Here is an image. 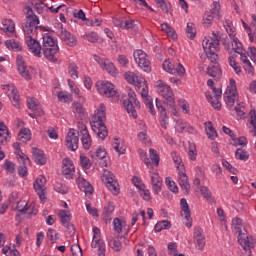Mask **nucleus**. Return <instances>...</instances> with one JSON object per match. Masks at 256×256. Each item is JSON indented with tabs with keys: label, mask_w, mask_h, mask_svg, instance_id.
I'll return each instance as SVG.
<instances>
[{
	"label": "nucleus",
	"mask_w": 256,
	"mask_h": 256,
	"mask_svg": "<svg viewBox=\"0 0 256 256\" xmlns=\"http://www.w3.org/2000/svg\"><path fill=\"white\" fill-rule=\"evenodd\" d=\"M97 91L102 95V97H107L108 99H113V97H119V92L115 88V85L107 81H98L96 83Z\"/></svg>",
	"instance_id": "1a4fd4ad"
},
{
	"label": "nucleus",
	"mask_w": 256,
	"mask_h": 256,
	"mask_svg": "<svg viewBox=\"0 0 256 256\" xmlns=\"http://www.w3.org/2000/svg\"><path fill=\"white\" fill-rule=\"evenodd\" d=\"M213 37L205 38L202 42V47L211 63H217V59H219V56L217 55V51H219V38L217 37V34L212 33Z\"/></svg>",
	"instance_id": "39448f33"
},
{
	"label": "nucleus",
	"mask_w": 256,
	"mask_h": 256,
	"mask_svg": "<svg viewBox=\"0 0 256 256\" xmlns=\"http://www.w3.org/2000/svg\"><path fill=\"white\" fill-rule=\"evenodd\" d=\"M232 47H233L232 50H233L235 53H237L238 55H239L240 53H243V48H241V47H242V44H241V42H239V39L233 38Z\"/></svg>",
	"instance_id": "3c124183"
},
{
	"label": "nucleus",
	"mask_w": 256,
	"mask_h": 256,
	"mask_svg": "<svg viewBox=\"0 0 256 256\" xmlns=\"http://www.w3.org/2000/svg\"><path fill=\"white\" fill-rule=\"evenodd\" d=\"M80 165L83 169H91V160L87 156H80Z\"/></svg>",
	"instance_id": "6e6d98bb"
},
{
	"label": "nucleus",
	"mask_w": 256,
	"mask_h": 256,
	"mask_svg": "<svg viewBox=\"0 0 256 256\" xmlns=\"http://www.w3.org/2000/svg\"><path fill=\"white\" fill-rule=\"evenodd\" d=\"M156 107L160 112V125L161 127H163V129H167V126L169 125V118L167 117V113L171 111L172 115H177V109H175V100L173 107H171L163 105V103H161V100H159V98H156Z\"/></svg>",
	"instance_id": "6e6552de"
},
{
	"label": "nucleus",
	"mask_w": 256,
	"mask_h": 256,
	"mask_svg": "<svg viewBox=\"0 0 256 256\" xmlns=\"http://www.w3.org/2000/svg\"><path fill=\"white\" fill-rule=\"evenodd\" d=\"M60 39L68 45V47H75L77 45V38L66 29L61 28Z\"/></svg>",
	"instance_id": "aec40b11"
},
{
	"label": "nucleus",
	"mask_w": 256,
	"mask_h": 256,
	"mask_svg": "<svg viewBox=\"0 0 256 256\" xmlns=\"http://www.w3.org/2000/svg\"><path fill=\"white\" fill-rule=\"evenodd\" d=\"M200 192L203 195L204 199H211L213 197V194L211 193V190H209L206 186H201L200 187Z\"/></svg>",
	"instance_id": "680f3d73"
},
{
	"label": "nucleus",
	"mask_w": 256,
	"mask_h": 256,
	"mask_svg": "<svg viewBox=\"0 0 256 256\" xmlns=\"http://www.w3.org/2000/svg\"><path fill=\"white\" fill-rule=\"evenodd\" d=\"M229 63L230 66H232V68L234 69L235 73L239 75L241 73V68L237 65V61H235V54L229 57Z\"/></svg>",
	"instance_id": "5fc2aeb1"
},
{
	"label": "nucleus",
	"mask_w": 256,
	"mask_h": 256,
	"mask_svg": "<svg viewBox=\"0 0 256 256\" xmlns=\"http://www.w3.org/2000/svg\"><path fill=\"white\" fill-rule=\"evenodd\" d=\"M109 247L113 249V251H121L122 249V244L119 238H114L109 241Z\"/></svg>",
	"instance_id": "c03bdc74"
},
{
	"label": "nucleus",
	"mask_w": 256,
	"mask_h": 256,
	"mask_svg": "<svg viewBox=\"0 0 256 256\" xmlns=\"http://www.w3.org/2000/svg\"><path fill=\"white\" fill-rule=\"evenodd\" d=\"M26 21L22 25L23 32L25 35H35L37 29L43 31V27L39 26V17L33 13L31 7H26Z\"/></svg>",
	"instance_id": "20e7f679"
},
{
	"label": "nucleus",
	"mask_w": 256,
	"mask_h": 256,
	"mask_svg": "<svg viewBox=\"0 0 256 256\" xmlns=\"http://www.w3.org/2000/svg\"><path fill=\"white\" fill-rule=\"evenodd\" d=\"M0 137L3 141H7V138L9 137V129L7 128V125H5V122H0Z\"/></svg>",
	"instance_id": "37998d69"
},
{
	"label": "nucleus",
	"mask_w": 256,
	"mask_h": 256,
	"mask_svg": "<svg viewBox=\"0 0 256 256\" xmlns=\"http://www.w3.org/2000/svg\"><path fill=\"white\" fill-rule=\"evenodd\" d=\"M92 159H96L98 161H101L107 157V151L103 148H98L95 152V154L91 155Z\"/></svg>",
	"instance_id": "a19ab883"
},
{
	"label": "nucleus",
	"mask_w": 256,
	"mask_h": 256,
	"mask_svg": "<svg viewBox=\"0 0 256 256\" xmlns=\"http://www.w3.org/2000/svg\"><path fill=\"white\" fill-rule=\"evenodd\" d=\"M54 189H55V191H57V193H61V195H67V193H69V188H67V186H65L64 184H61L59 182H57L54 185Z\"/></svg>",
	"instance_id": "de8ad7c7"
},
{
	"label": "nucleus",
	"mask_w": 256,
	"mask_h": 256,
	"mask_svg": "<svg viewBox=\"0 0 256 256\" xmlns=\"http://www.w3.org/2000/svg\"><path fill=\"white\" fill-rule=\"evenodd\" d=\"M81 141L83 148L86 150L91 149V135L89 134V130H87V126L84 124H81V130H80Z\"/></svg>",
	"instance_id": "393cba45"
},
{
	"label": "nucleus",
	"mask_w": 256,
	"mask_h": 256,
	"mask_svg": "<svg viewBox=\"0 0 256 256\" xmlns=\"http://www.w3.org/2000/svg\"><path fill=\"white\" fill-rule=\"evenodd\" d=\"M3 89H8V97L10 99V101H12L14 107H19V102H20V96H19V92L17 91V89H15V86H11V85H6L3 87Z\"/></svg>",
	"instance_id": "b1692460"
},
{
	"label": "nucleus",
	"mask_w": 256,
	"mask_h": 256,
	"mask_svg": "<svg viewBox=\"0 0 256 256\" xmlns=\"http://www.w3.org/2000/svg\"><path fill=\"white\" fill-rule=\"evenodd\" d=\"M115 211V206L111 204V202L108 203L107 206L104 207V212L102 214L103 219L106 221H111V214Z\"/></svg>",
	"instance_id": "473e14b6"
},
{
	"label": "nucleus",
	"mask_w": 256,
	"mask_h": 256,
	"mask_svg": "<svg viewBox=\"0 0 256 256\" xmlns=\"http://www.w3.org/2000/svg\"><path fill=\"white\" fill-rule=\"evenodd\" d=\"M42 52L48 61L57 63L55 55L59 52V45H57V40L49 33L43 35Z\"/></svg>",
	"instance_id": "7ed1b4c3"
},
{
	"label": "nucleus",
	"mask_w": 256,
	"mask_h": 256,
	"mask_svg": "<svg viewBox=\"0 0 256 256\" xmlns=\"http://www.w3.org/2000/svg\"><path fill=\"white\" fill-rule=\"evenodd\" d=\"M157 89L159 95L163 97V104L166 107H173L175 97L173 94V90L171 89V86L167 85L165 82L159 80L157 82Z\"/></svg>",
	"instance_id": "0eeeda50"
},
{
	"label": "nucleus",
	"mask_w": 256,
	"mask_h": 256,
	"mask_svg": "<svg viewBox=\"0 0 256 256\" xmlns=\"http://www.w3.org/2000/svg\"><path fill=\"white\" fill-rule=\"evenodd\" d=\"M113 225H114V231H116V233H121L123 229H127L126 233H129V226H123V223H121V219L115 218L113 220Z\"/></svg>",
	"instance_id": "4c0bfd02"
},
{
	"label": "nucleus",
	"mask_w": 256,
	"mask_h": 256,
	"mask_svg": "<svg viewBox=\"0 0 256 256\" xmlns=\"http://www.w3.org/2000/svg\"><path fill=\"white\" fill-rule=\"evenodd\" d=\"M47 238L49 241H51V243H56V241L59 239V233H57L56 230L50 228L47 232Z\"/></svg>",
	"instance_id": "8fccbe9b"
},
{
	"label": "nucleus",
	"mask_w": 256,
	"mask_h": 256,
	"mask_svg": "<svg viewBox=\"0 0 256 256\" xmlns=\"http://www.w3.org/2000/svg\"><path fill=\"white\" fill-rule=\"evenodd\" d=\"M248 57H250L251 61L256 64V48L250 47L248 52Z\"/></svg>",
	"instance_id": "774afa93"
},
{
	"label": "nucleus",
	"mask_w": 256,
	"mask_h": 256,
	"mask_svg": "<svg viewBox=\"0 0 256 256\" xmlns=\"http://www.w3.org/2000/svg\"><path fill=\"white\" fill-rule=\"evenodd\" d=\"M62 173L65 175L66 179H73L75 175V166L73 165V161L69 158H64L62 160Z\"/></svg>",
	"instance_id": "a211bd4d"
},
{
	"label": "nucleus",
	"mask_w": 256,
	"mask_h": 256,
	"mask_svg": "<svg viewBox=\"0 0 256 256\" xmlns=\"http://www.w3.org/2000/svg\"><path fill=\"white\" fill-rule=\"evenodd\" d=\"M26 211L22 212L25 215H35L37 213V210L35 209L34 205H28L26 204Z\"/></svg>",
	"instance_id": "338daca9"
},
{
	"label": "nucleus",
	"mask_w": 256,
	"mask_h": 256,
	"mask_svg": "<svg viewBox=\"0 0 256 256\" xmlns=\"http://www.w3.org/2000/svg\"><path fill=\"white\" fill-rule=\"evenodd\" d=\"M102 69L107 70L110 75H117V68H115V64L109 60H104Z\"/></svg>",
	"instance_id": "c9c22d12"
},
{
	"label": "nucleus",
	"mask_w": 256,
	"mask_h": 256,
	"mask_svg": "<svg viewBox=\"0 0 256 256\" xmlns=\"http://www.w3.org/2000/svg\"><path fill=\"white\" fill-rule=\"evenodd\" d=\"M26 44L29 51H31L35 57H41L42 48L37 39H33V37L29 36L28 39H26Z\"/></svg>",
	"instance_id": "412c9836"
},
{
	"label": "nucleus",
	"mask_w": 256,
	"mask_h": 256,
	"mask_svg": "<svg viewBox=\"0 0 256 256\" xmlns=\"http://www.w3.org/2000/svg\"><path fill=\"white\" fill-rule=\"evenodd\" d=\"M2 25L3 27L1 29L5 33H13V31H15V22H13L11 19L4 20Z\"/></svg>",
	"instance_id": "72a5a7b5"
},
{
	"label": "nucleus",
	"mask_w": 256,
	"mask_h": 256,
	"mask_svg": "<svg viewBox=\"0 0 256 256\" xmlns=\"http://www.w3.org/2000/svg\"><path fill=\"white\" fill-rule=\"evenodd\" d=\"M233 231L238 233V243L243 247L244 251H251L255 247V239L247 235V230L243 226V220L234 218L232 220Z\"/></svg>",
	"instance_id": "f03ea898"
},
{
	"label": "nucleus",
	"mask_w": 256,
	"mask_h": 256,
	"mask_svg": "<svg viewBox=\"0 0 256 256\" xmlns=\"http://www.w3.org/2000/svg\"><path fill=\"white\" fill-rule=\"evenodd\" d=\"M205 127H206V134L208 136V139L215 141V139H217V131L213 127V122L211 121L206 122Z\"/></svg>",
	"instance_id": "7c9ffc66"
},
{
	"label": "nucleus",
	"mask_w": 256,
	"mask_h": 256,
	"mask_svg": "<svg viewBox=\"0 0 256 256\" xmlns=\"http://www.w3.org/2000/svg\"><path fill=\"white\" fill-rule=\"evenodd\" d=\"M236 99H237V96L235 94H230L228 96H224V100H225V103H226L228 109H233Z\"/></svg>",
	"instance_id": "a18cd8bd"
},
{
	"label": "nucleus",
	"mask_w": 256,
	"mask_h": 256,
	"mask_svg": "<svg viewBox=\"0 0 256 256\" xmlns=\"http://www.w3.org/2000/svg\"><path fill=\"white\" fill-rule=\"evenodd\" d=\"M35 9H36L37 13L39 15H41L43 13V11H45V9L47 10V4H45L43 2H38L35 4Z\"/></svg>",
	"instance_id": "0e129e2a"
},
{
	"label": "nucleus",
	"mask_w": 256,
	"mask_h": 256,
	"mask_svg": "<svg viewBox=\"0 0 256 256\" xmlns=\"http://www.w3.org/2000/svg\"><path fill=\"white\" fill-rule=\"evenodd\" d=\"M73 113L79 121H83L86 117L85 109L83 108V105L79 102L73 103Z\"/></svg>",
	"instance_id": "cd10ccee"
},
{
	"label": "nucleus",
	"mask_w": 256,
	"mask_h": 256,
	"mask_svg": "<svg viewBox=\"0 0 256 256\" xmlns=\"http://www.w3.org/2000/svg\"><path fill=\"white\" fill-rule=\"evenodd\" d=\"M58 99L63 103H71V101H73V96L67 92L60 91L58 93Z\"/></svg>",
	"instance_id": "79ce46f5"
},
{
	"label": "nucleus",
	"mask_w": 256,
	"mask_h": 256,
	"mask_svg": "<svg viewBox=\"0 0 256 256\" xmlns=\"http://www.w3.org/2000/svg\"><path fill=\"white\" fill-rule=\"evenodd\" d=\"M27 105L28 109H30L31 111H37L38 115H43V108L41 107L38 99L28 98Z\"/></svg>",
	"instance_id": "c85d7f7f"
},
{
	"label": "nucleus",
	"mask_w": 256,
	"mask_h": 256,
	"mask_svg": "<svg viewBox=\"0 0 256 256\" xmlns=\"http://www.w3.org/2000/svg\"><path fill=\"white\" fill-rule=\"evenodd\" d=\"M5 46L9 49V51H23V46H21V42L16 41L15 39L6 40Z\"/></svg>",
	"instance_id": "c756f323"
},
{
	"label": "nucleus",
	"mask_w": 256,
	"mask_h": 256,
	"mask_svg": "<svg viewBox=\"0 0 256 256\" xmlns=\"http://www.w3.org/2000/svg\"><path fill=\"white\" fill-rule=\"evenodd\" d=\"M77 183L81 191H84V193H90V195H93V186L91 185V183L85 180V178L78 177Z\"/></svg>",
	"instance_id": "bb28decb"
},
{
	"label": "nucleus",
	"mask_w": 256,
	"mask_h": 256,
	"mask_svg": "<svg viewBox=\"0 0 256 256\" xmlns=\"http://www.w3.org/2000/svg\"><path fill=\"white\" fill-rule=\"evenodd\" d=\"M47 183V178L45 176H38L36 181L34 182V189L37 195L39 196L40 201H44V199H47V196H45V190L47 187H45Z\"/></svg>",
	"instance_id": "2eb2a0df"
},
{
	"label": "nucleus",
	"mask_w": 256,
	"mask_h": 256,
	"mask_svg": "<svg viewBox=\"0 0 256 256\" xmlns=\"http://www.w3.org/2000/svg\"><path fill=\"white\" fill-rule=\"evenodd\" d=\"M166 185L172 193H179V187L175 185V182L171 178H166Z\"/></svg>",
	"instance_id": "864d4df0"
},
{
	"label": "nucleus",
	"mask_w": 256,
	"mask_h": 256,
	"mask_svg": "<svg viewBox=\"0 0 256 256\" xmlns=\"http://www.w3.org/2000/svg\"><path fill=\"white\" fill-rule=\"evenodd\" d=\"M16 64L18 67V72L21 75V77L26 79V81H31L32 76L29 70H27V64L25 63V60H23V56L18 55L16 57Z\"/></svg>",
	"instance_id": "f3484780"
},
{
	"label": "nucleus",
	"mask_w": 256,
	"mask_h": 256,
	"mask_svg": "<svg viewBox=\"0 0 256 256\" xmlns=\"http://www.w3.org/2000/svg\"><path fill=\"white\" fill-rule=\"evenodd\" d=\"M150 177L152 185H163V178L159 176V173H152Z\"/></svg>",
	"instance_id": "603ef678"
},
{
	"label": "nucleus",
	"mask_w": 256,
	"mask_h": 256,
	"mask_svg": "<svg viewBox=\"0 0 256 256\" xmlns=\"http://www.w3.org/2000/svg\"><path fill=\"white\" fill-rule=\"evenodd\" d=\"M124 77L128 83H131L132 85H135L136 87H141V85L147 83L145 81V78L137 76V74L133 72H126L124 74Z\"/></svg>",
	"instance_id": "5701e85b"
},
{
	"label": "nucleus",
	"mask_w": 256,
	"mask_h": 256,
	"mask_svg": "<svg viewBox=\"0 0 256 256\" xmlns=\"http://www.w3.org/2000/svg\"><path fill=\"white\" fill-rule=\"evenodd\" d=\"M188 155L191 161H195V159H197V148L195 147V144L189 145Z\"/></svg>",
	"instance_id": "13d9d810"
},
{
	"label": "nucleus",
	"mask_w": 256,
	"mask_h": 256,
	"mask_svg": "<svg viewBox=\"0 0 256 256\" xmlns=\"http://www.w3.org/2000/svg\"><path fill=\"white\" fill-rule=\"evenodd\" d=\"M134 59L145 73H151V61H149V58H147V54L143 52V50H136L134 52Z\"/></svg>",
	"instance_id": "f8f14e48"
},
{
	"label": "nucleus",
	"mask_w": 256,
	"mask_h": 256,
	"mask_svg": "<svg viewBox=\"0 0 256 256\" xmlns=\"http://www.w3.org/2000/svg\"><path fill=\"white\" fill-rule=\"evenodd\" d=\"M147 89V86H144V88H142L141 96L145 103V106L149 109V113H151V115H155V106L153 105V98H151V96L149 95V90Z\"/></svg>",
	"instance_id": "4be33fe9"
},
{
	"label": "nucleus",
	"mask_w": 256,
	"mask_h": 256,
	"mask_svg": "<svg viewBox=\"0 0 256 256\" xmlns=\"http://www.w3.org/2000/svg\"><path fill=\"white\" fill-rule=\"evenodd\" d=\"M207 75H209V77H221V68L219 67V64L208 66Z\"/></svg>",
	"instance_id": "2f4dec72"
},
{
	"label": "nucleus",
	"mask_w": 256,
	"mask_h": 256,
	"mask_svg": "<svg viewBox=\"0 0 256 256\" xmlns=\"http://www.w3.org/2000/svg\"><path fill=\"white\" fill-rule=\"evenodd\" d=\"M85 38L87 39V41H89V43H97V41H99V35H97V33L95 32H90L86 34Z\"/></svg>",
	"instance_id": "052dcab7"
},
{
	"label": "nucleus",
	"mask_w": 256,
	"mask_h": 256,
	"mask_svg": "<svg viewBox=\"0 0 256 256\" xmlns=\"http://www.w3.org/2000/svg\"><path fill=\"white\" fill-rule=\"evenodd\" d=\"M164 71L167 73H171V75L177 74L179 77H183L185 75V67L181 63L173 64L171 60H165L162 64Z\"/></svg>",
	"instance_id": "ddd939ff"
},
{
	"label": "nucleus",
	"mask_w": 256,
	"mask_h": 256,
	"mask_svg": "<svg viewBox=\"0 0 256 256\" xmlns=\"http://www.w3.org/2000/svg\"><path fill=\"white\" fill-rule=\"evenodd\" d=\"M60 223L66 227L69 235H75V226L71 224V212L67 210H60L59 212Z\"/></svg>",
	"instance_id": "4468645a"
},
{
	"label": "nucleus",
	"mask_w": 256,
	"mask_h": 256,
	"mask_svg": "<svg viewBox=\"0 0 256 256\" xmlns=\"http://www.w3.org/2000/svg\"><path fill=\"white\" fill-rule=\"evenodd\" d=\"M134 27H135V21L131 20V18H128L123 22L122 29H133Z\"/></svg>",
	"instance_id": "e2e57ef3"
},
{
	"label": "nucleus",
	"mask_w": 256,
	"mask_h": 256,
	"mask_svg": "<svg viewBox=\"0 0 256 256\" xmlns=\"http://www.w3.org/2000/svg\"><path fill=\"white\" fill-rule=\"evenodd\" d=\"M178 183L182 191H185V195H189V192L191 191V184H189V177H187L186 173H179Z\"/></svg>",
	"instance_id": "a878e982"
},
{
	"label": "nucleus",
	"mask_w": 256,
	"mask_h": 256,
	"mask_svg": "<svg viewBox=\"0 0 256 256\" xmlns=\"http://www.w3.org/2000/svg\"><path fill=\"white\" fill-rule=\"evenodd\" d=\"M72 256H83V250L79 244H73L71 246Z\"/></svg>",
	"instance_id": "4d7b16f0"
},
{
	"label": "nucleus",
	"mask_w": 256,
	"mask_h": 256,
	"mask_svg": "<svg viewBox=\"0 0 256 256\" xmlns=\"http://www.w3.org/2000/svg\"><path fill=\"white\" fill-rule=\"evenodd\" d=\"M186 35L188 39H195V35H197V30L195 29V24L193 22L187 23Z\"/></svg>",
	"instance_id": "e433bc0d"
},
{
	"label": "nucleus",
	"mask_w": 256,
	"mask_h": 256,
	"mask_svg": "<svg viewBox=\"0 0 256 256\" xmlns=\"http://www.w3.org/2000/svg\"><path fill=\"white\" fill-rule=\"evenodd\" d=\"M101 179L113 195H119V183L115 180L114 173L104 170Z\"/></svg>",
	"instance_id": "9b49d317"
},
{
	"label": "nucleus",
	"mask_w": 256,
	"mask_h": 256,
	"mask_svg": "<svg viewBox=\"0 0 256 256\" xmlns=\"http://www.w3.org/2000/svg\"><path fill=\"white\" fill-rule=\"evenodd\" d=\"M164 229H171V222L169 220L159 221L154 227V231H156V233H159Z\"/></svg>",
	"instance_id": "f704fd0d"
},
{
	"label": "nucleus",
	"mask_w": 256,
	"mask_h": 256,
	"mask_svg": "<svg viewBox=\"0 0 256 256\" xmlns=\"http://www.w3.org/2000/svg\"><path fill=\"white\" fill-rule=\"evenodd\" d=\"M180 207L185 215V219L187 222H185L186 227L188 229H191L193 227V218H191V209L189 208V203H187V199L182 198L180 200Z\"/></svg>",
	"instance_id": "6ab92c4d"
},
{
	"label": "nucleus",
	"mask_w": 256,
	"mask_h": 256,
	"mask_svg": "<svg viewBox=\"0 0 256 256\" xmlns=\"http://www.w3.org/2000/svg\"><path fill=\"white\" fill-rule=\"evenodd\" d=\"M176 253H178V250H177V243L175 242H170L168 244V254L170 255H175Z\"/></svg>",
	"instance_id": "69168bd1"
},
{
	"label": "nucleus",
	"mask_w": 256,
	"mask_h": 256,
	"mask_svg": "<svg viewBox=\"0 0 256 256\" xmlns=\"http://www.w3.org/2000/svg\"><path fill=\"white\" fill-rule=\"evenodd\" d=\"M107 109L103 104H100L99 108L95 111L92 121L90 125L92 130L96 135H98L99 139L105 141L107 135H109V131L107 130V126H105V121H107Z\"/></svg>",
	"instance_id": "f257e3e1"
},
{
	"label": "nucleus",
	"mask_w": 256,
	"mask_h": 256,
	"mask_svg": "<svg viewBox=\"0 0 256 256\" xmlns=\"http://www.w3.org/2000/svg\"><path fill=\"white\" fill-rule=\"evenodd\" d=\"M222 17L221 15V5L219 2H213L212 9L206 11L203 17V24L205 27H211L213 24V19L220 20Z\"/></svg>",
	"instance_id": "9d476101"
},
{
	"label": "nucleus",
	"mask_w": 256,
	"mask_h": 256,
	"mask_svg": "<svg viewBox=\"0 0 256 256\" xmlns=\"http://www.w3.org/2000/svg\"><path fill=\"white\" fill-rule=\"evenodd\" d=\"M235 157L239 159V161H247V159H249V153L242 148H238L235 152Z\"/></svg>",
	"instance_id": "ea45409f"
},
{
	"label": "nucleus",
	"mask_w": 256,
	"mask_h": 256,
	"mask_svg": "<svg viewBox=\"0 0 256 256\" xmlns=\"http://www.w3.org/2000/svg\"><path fill=\"white\" fill-rule=\"evenodd\" d=\"M149 153H150V159H151L152 163L156 167H159V155L157 154V151L153 148H150Z\"/></svg>",
	"instance_id": "09e8293b"
},
{
	"label": "nucleus",
	"mask_w": 256,
	"mask_h": 256,
	"mask_svg": "<svg viewBox=\"0 0 256 256\" xmlns=\"http://www.w3.org/2000/svg\"><path fill=\"white\" fill-rule=\"evenodd\" d=\"M18 137L24 142L27 143V141H31V130L27 128H23L20 130V133L18 134Z\"/></svg>",
	"instance_id": "58836bf2"
},
{
	"label": "nucleus",
	"mask_w": 256,
	"mask_h": 256,
	"mask_svg": "<svg viewBox=\"0 0 256 256\" xmlns=\"http://www.w3.org/2000/svg\"><path fill=\"white\" fill-rule=\"evenodd\" d=\"M77 69H79V67H77L75 65V63H72V64L69 65L68 72L70 74V77H72V79H78L79 78V72L77 71Z\"/></svg>",
	"instance_id": "49530a36"
},
{
	"label": "nucleus",
	"mask_w": 256,
	"mask_h": 256,
	"mask_svg": "<svg viewBox=\"0 0 256 256\" xmlns=\"http://www.w3.org/2000/svg\"><path fill=\"white\" fill-rule=\"evenodd\" d=\"M4 169L7 173H15V163L11 162L10 160H5Z\"/></svg>",
	"instance_id": "bf43d9fd"
},
{
	"label": "nucleus",
	"mask_w": 256,
	"mask_h": 256,
	"mask_svg": "<svg viewBox=\"0 0 256 256\" xmlns=\"http://www.w3.org/2000/svg\"><path fill=\"white\" fill-rule=\"evenodd\" d=\"M122 103L127 113H130L134 119H137V110L135 109H141V103L137 100V94L130 90L126 96H123Z\"/></svg>",
	"instance_id": "423d86ee"
},
{
	"label": "nucleus",
	"mask_w": 256,
	"mask_h": 256,
	"mask_svg": "<svg viewBox=\"0 0 256 256\" xmlns=\"http://www.w3.org/2000/svg\"><path fill=\"white\" fill-rule=\"evenodd\" d=\"M66 147L70 151L79 149V136H76L75 129H70L66 136Z\"/></svg>",
	"instance_id": "dca6fc26"
}]
</instances>
